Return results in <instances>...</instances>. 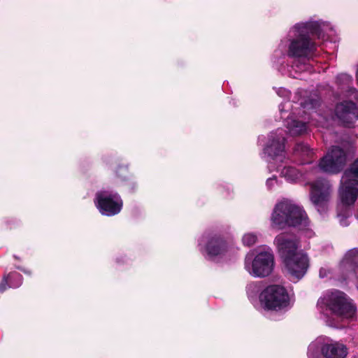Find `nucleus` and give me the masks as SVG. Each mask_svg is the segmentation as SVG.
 <instances>
[{
    "instance_id": "7ed1b4c3",
    "label": "nucleus",
    "mask_w": 358,
    "mask_h": 358,
    "mask_svg": "<svg viewBox=\"0 0 358 358\" xmlns=\"http://www.w3.org/2000/svg\"><path fill=\"white\" fill-rule=\"evenodd\" d=\"M274 243L291 280L298 282L303 278L309 267L308 255L298 250V239L292 234L282 233L275 238Z\"/></svg>"
},
{
    "instance_id": "393cba45",
    "label": "nucleus",
    "mask_w": 358,
    "mask_h": 358,
    "mask_svg": "<svg viewBox=\"0 0 358 358\" xmlns=\"http://www.w3.org/2000/svg\"><path fill=\"white\" fill-rule=\"evenodd\" d=\"M8 281H9V278L8 277V275H4L1 282L0 283V292L2 293L4 291H6L8 288H10L9 287L10 282L8 283Z\"/></svg>"
},
{
    "instance_id": "cd10ccee",
    "label": "nucleus",
    "mask_w": 358,
    "mask_h": 358,
    "mask_svg": "<svg viewBox=\"0 0 358 358\" xmlns=\"http://www.w3.org/2000/svg\"><path fill=\"white\" fill-rule=\"evenodd\" d=\"M330 273H331V271L329 268H325V267H322L319 271V276L321 278H324L328 277Z\"/></svg>"
},
{
    "instance_id": "a211bd4d",
    "label": "nucleus",
    "mask_w": 358,
    "mask_h": 358,
    "mask_svg": "<svg viewBox=\"0 0 358 358\" xmlns=\"http://www.w3.org/2000/svg\"><path fill=\"white\" fill-rule=\"evenodd\" d=\"M293 155L302 164H310L313 160L315 152L307 143L299 142L293 149Z\"/></svg>"
},
{
    "instance_id": "c756f323",
    "label": "nucleus",
    "mask_w": 358,
    "mask_h": 358,
    "mask_svg": "<svg viewBox=\"0 0 358 358\" xmlns=\"http://www.w3.org/2000/svg\"><path fill=\"white\" fill-rule=\"evenodd\" d=\"M356 76H357V79L358 80V68H357V70Z\"/></svg>"
},
{
    "instance_id": "6e6552de",
    "label": "nucleus",
    "mask_w": 358,
    "mask_h": 358,
    "mask_svg": "<svg viewBox=\"0 0 358 358\" xmlns=\"http://www.w3.org/2000/svg\"><path fill=\"white\" fill-rule=\"evenodd\" d=\"M347 347L327 337H318L308 348V358H346Z\"/></svg>"
},
{
    "instance_id": "9d476101",
    "label": "nucleus",
    "mask_w": 358,
    "mask_h": 358,
    "mask_svg": "<svg viewBox=\"0 0 358 358\" xmlns=\"http://www.w3.org/2000/svg\"><path fill=\"white\" fill-rule=\"evenodd\" d=\"M285 141V131L282 129L270 132L263 148L262 158L268 163L273 161L283 162L286 155Z\"/></svg>"
},
{
    "instance_id": "f8f14e48",
    "label": "nucleus",
    "mask_w": 358,
    "mask_h": 358,
    "mask_svg": "<svg viewBox=\"0 0 358 358\" xmlns=\"http://www.w3.org/2000/svg\"><path fill=\"white\" fill-rule=\"evenodd\" d=\"M346 162L347 148L334 145L320 159L316 168L325 173L337 174L342 171Z\"/></svg>"
},
{
    "instance_id": "ddd939ff",
    "label": "nucleus",
    "mask_w": 358,
    "mask_h": 358,
    "mask_svg": "<svg viewBox=\"0 0 358 358\" xmlns=\"http://www.w3.org/2000/svg\"><path fill=\"white\" fill-rule=\"evenodd\" d=\"M346 162L347 148L334 145L320 159L316 168L325 173L337 174L342 171Z\"/></svg>"
},
{
    "instance_id": "1a4fd4ad",
    "label": "nucleus",
    "mask_w": 358,
    "mask_h": 358,
    "mask_svg": "<svg viewBox=\"0 0 358 358\" xmlns=\"http://www.w3.org/2000/svg\"><path fill=\"white\" fill-rule=\"evenodd\" d=\"M274 257L272 250L264 248L254 257L252 252L247 254L245 258V268L253 277L264 278L269 275L273 269Z\"/></svg>"
},
{
    "instance_id": "bb28decb",
    "label": "nucleus",
    "mask_w": 358,
    "mask_h": 358,
    "mask_svg": "<svg viewBox=\"0 0 358 358\" xmlns=\"http://www.w3.org/2000/svg\"><path fill=\"white\" fill-rule=\"evenodd\" d=\"M276 93L279 96L284 97V98H288L290 95V92L284 88V87H279L276 90Z\"/></svg>"
},
{
    "instance_id": "412c9836",
    "label": "nucleus",
    "mask_w": 358,
    "mask_h": 358,
    "mask_svg": "<svg viewBox=\"0 0 358 358\" xmlns=\"http://www.w3.org/2000/svg\"><path fill=\"white\" fill-rule=\"evenodd\" d=\"M116 175L125 182V186L129 192H133L137 189L138 182L129 177L127 166H119L116 171Z\"/></svg>"
},
{
    "instance_id": "39448f33",
    "label": "nucleus",
    "mask_w": 358,
    "mask_h": 358,
    "mask_svg": "<svg viewBox=\"0 0 358 358\" xmlns=\"http://www.w3.org/2000/svg\"><path fill=\"white\" fill-rule=\"evenodd\" d=\"M317 308L324 318L331 313L341 318H352L356 313V307L347 295L339 290L326 293L317 301Z\"/></svg>"
},
{
    "instance_id": "aec40b11",
    "label": "nucleus",
    "mask_w": 358,
    "mask_h": 358,
    "mask_svg": "<svg viewBox=\"0 0 358 358\" xmlns=\"http://www.w3.org/2000/svg\"><path fill=\"white\" fill-rule=\"evenodd\" d=\"M336 83L342 89L345 90L349 93V96L357 99L358 97L357 90L352 86V77L347 73L338 74L336 77Z\"/></svg>"
},
{
    "instance_id": "0eeeda50",
    "label": "nucleus",
    "mask_w": 358,
    "mask_h": 358,
    "mask_svg": "<svg viewBox=\"0 0 358 358\" xmlns=\"http://www.w3.org/2000/svg\"><path fill=\"white\" fill-rule=\"evenodd\" d=\"M199 250L206 259L220 261L229 257L230 248L223 236L217 232L208 231L198 239Z\"/></svg>"
},
{
    "instance_id": "f257e3e1",
    "label": "nucleus",
    "mask_w": 358,
    "mask_h": 358,
    "mask_svg": "<svg viewBox=\"0 0 358 358\" xmlns=\"http://www.w3.org/2000/svg\"><path fill=\"white\" fill-rule=\"evenodd\" d=\"M333 32L334 27L330 22L315 17L296 23L275 50L273 57L276 60L274 62L280 63V59L287 56L295 59L292 68L296 72L308 70L309 65L306 62L316 50V44L310 34L324 39Z\"/></svg>"
},
{
    "instance_id": "f03ea898",
    "label": "nucleus",
    "mask_w": 358,
    "mask_h": 358,
    "mask_svg": "<svg viewBox=\"0 0 358 358\" xmlns=\"http://www.w3.org/2000/svg\"><path fill=\"white\" fill-rule=\"evenodd\" d=\"M306 92L299 90V96L294 103L289 100L279 105V112L283 124L291 136H300L306 133L308 124L312 119V113L319 106L320 100L317 96H305Z\"/></svg>"
},
{
    "instance_id": "f3484780",
    "label": "nucleus",
    "mask_w": 358,
    "mask_h": 358,
    "mask_svg": "<svg viewBox=\"0 0 358 358\" xmlns=\"http://www.w3.org/2000/svg\"><path fill=\"white\" fill-rule=\"evenodd\" d=\"M336 115L346 127H350L358 120V108L352 101H343L336 106Z\"/></svg>"
},
{
    "instance_id": "6ab92c4d",
    "label": "nucleus",
    "mask_w": 358,
    "mask_h": 358,
    "mask_svg": "<svg viewBox=\"0 0 358 358\" xmlns=\"http://www.w3.org/2000/svg\"><path fill=\"white\" fill-rule=\"evenodd\" d=\"M281 177L290 183H296L305 174L303 170H299L292 166H285L282 169L280 166L277 168Z\"/></svg>"
},
{
    "instance_id": "dca6fc26",
    "label": "nucleus",
    "mask_w": 358,
    "mask_h": 358,
    "mask_svg": "<svg viewBox=\"0 0 358 358\" xmlns=\"http://www.w3.org/2000/svg\"><path fill=\"white\" fill-rule=\"evenodd\" d=\"M342 280H358V249L350 250L339 264Z\"/></svg>"
},
{
    "instance_id": "2eb2a0df",
    "label": "nucleus",
    "mask_w": 358,
    "mask_h": 358,
    "mask_svg": "<svg viewBox=\"0 0 358 358\" xmlns=\"http://www.w3.org/2000/svg\"><path fill=\"white\" fill-rule=\"evenodd\" d=\"M308 185L310 187L309 197L311 203L320 214L324 213L332 193L331 184L325 178H319Z\"/></svg>"
},
{
    "instance_id": "c85d7f7f",
    "label": "nucleus",
    "mask_w": 358,
    "mask_h": 358,
    "mask_svg": "<svg viewBox=\"0 0 358 358\" xmlns=\"http://www.w3.org/2000/svg\"><path fill=\"white\" fill-rule=\"evenodd\" d=\"M16 268H17L18 270L22 271L24 273H25V274H27L28 275H31V271L29 269L24 268L21 267V266H16Z\"/></svg>"
},
{
    "instance_id": "423d86ee",
    "label": "nucleus",
    "mask_w": 358,
    "mask_h": 358,
    "mask_svg": "<svg viewBox=\"0 0 358 358\" xmlns=\"http://www.w3.org/2000/svg\"><path fill=\"white\" fill-rule=\"evenodd\" d=\"M261 307L266 311L284 313L293 305L292 297L287 289L280 285H270L259 294Z\"/></svg>"
},
{
    "instance_id": "4468645a",
    "label": "nucleus",
    "mask_w": 358,
    "mask_h": 358,
    "mask_svg": "<svg viewBox=\"0 0 358 358\" xmlns=\"http://www.w3.org/2000/svg\"><path fill=\"white\" fill-rule=\"evenodd\" d=\"M340 199L344 203H355L358 197V159L346 170L341 180Z\"/></svg>"
},
{
    "instance_id": "b1692460",
    "label": "nucleus",
    "mask_w": 358,
    "mask_h": 358,
    "mask_svg": "<svg viewBox=\"0 0 358 358\" xmlns=\"http://www.w3.org/2000/svg\"><path fill=\"white\" fill-rule=\"evenodd\" d=\"M257 241V236L255 233H247L242 238L243 243L246 246L254 245Z\"/></svg>"
},
{
    "instance_id": "4be33fe9",
    "label": "nucleus",
    "mask_w": 358,
    "mask_h": 358,
    "mask_svg": "<svg viewBox=\"0 0 358 358\" xmlns=\"http://www.w3.org/2000/svg\"><path fill=\"white\" fill-rule=\"evenodd\" d=\"M341 201H342V200L341 199ZM341 203H342L343 206H342V208L341 210H339V211L338 213V215H337L338 218L339 220V223L341 226L348 227L350 224L348 218L350 217H351V215H352V212H351L349 206L353 205L354 203L346 204V203H344L343 201H341Z\"/></svg>"
},
{
    "instance_id": "20e7f679",
    "label": "nucleus",
    "mask_w": 358,
    "mask_h": 358,
    "mask_svg": "<svg viewBox=\"0 0 358 358\" xmlns=\"http://www.w3.org/2000/svg\"><path fill=\"white\" fill-rule=\"evenodd\" d=\"M271 221L272 227L277 229H284L287 227L306 229L309 224L303 208L288 199H282L275 205Z\"/></svg>"
},
{
    "instance_id": "9b49d317",
    "label": "nucleus",
    "mask_w": 358,
    "mask_h": 358,
    "mask_svg": "<svg viewBox=\"0 0 358 358\" xmlns=\"http://www.w3.org/2000/svg\"><path fill=\"white\" fill-rule=\"evenodd\" d=\"M94 202L99 213L108 217L119 214L123 207V201L120 195L109 189H102L96 192Z\"/></svg>"
},
{
    "instance_id": "a878e982",
    "label": "nucleus",
    "mask_w": 358,
    "mask_h": 358,
    "mask_svg": "<svg viewBox=\"0 0 358 358\" xmlns=\"http://www.w3.org/2000/svg\"><path fill=\"white\" fill-rule=\"evenodd\" d=\"M277 184V178L276 176H273L266 180V185L268 189H272L275 185Z\"/></svg>"
},
{
    "instance_id": "5701e85b",
    "label": "nucleus",
    "mask_w": 358,
    "mask_h": 358,
    "mask_svg": "<svg viewBox=\"0 0 358 358\" xmlns=\"http://www.w3.org/2000/svg\"><path fill=\"white\" fill-rule=\"evenodd\" d=\"M11 288H17L22 283V276L17 272H11L8 275Z\"/></svg>"
}]
</instances>
